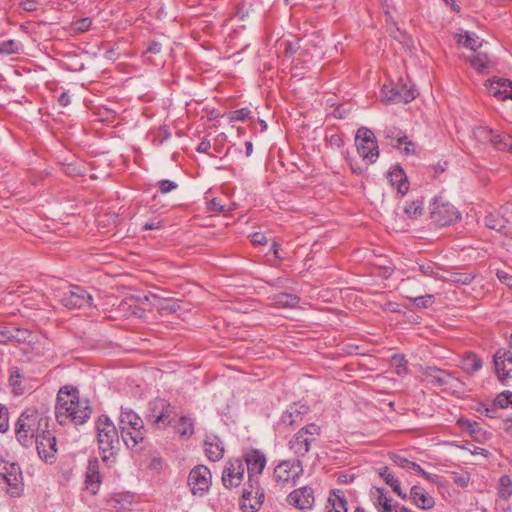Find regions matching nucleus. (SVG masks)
Listing matches in <instances>:
<instances>
[{"mask_svg":"<svg viewBox=\"0 0 512 512\" xmlns=\"http://www.w3.org/2000/svg\"><path fill=\"white\" fill-rule=\"evenodd\" d=\"M92 414L89 400L80 398L79 391L73 386L60 388L56 398L55 417L60 425L72 423L82 425Z\"/></svg>","mask_w":512,"mask_h":512,"instance_id":"1","label":"nucleus"},{"mask_svg":"<svg viewBox=\"0 0 512 512\" xmlns=\"http://www.w3.org/2000/svg\"><path fill=\"white\" fill-rule=\"evenodd\" d=\"M49 417L35 409H26L16 423V439L23 447H31L38 436L49 430Z\"/></svg>","mask_w":512,"mask_h":512,"instance_id":"2","label":"nucleus"},{"mask_svg":"<svg viewBox=\"0 0 512 512\" xmlns=\"http://www.w3.org/2000/svg\"><path fill=\"white\" fill-rule=\"evenodd\" d=\"M119 428L121 438L129 449L137 448L146 439L143 420L130 408H121Z\"/></svg>","mask_w":512,"mask_h":512,"instance_id":"3","label":"nucleus"},{"mask_svg":"<svg viewBox=\"0 0 512 512\" xmlns=\"http://www.w3.org/2000/svg\"><path fill=\"white\" fill-rule=\"evenodd\" d=\"M95 428L97 431V444L102 455V460L107 462L119 449V434L115 424L106 415L98 417Z\"/></svg>","mask_w":512,"mask_h":512,"instance_id":"4","label":"nucleus"},{"mask_svg":"<svg viewBox=\"0 0 512 512\" xmlns=\"http://www.w3.org/2000/svg\"><path fill=\"white\" fill-rule=\"evenodd\" d=\"M175 415V407L168 400L157 397L148 402L145 419L155 428H166Z\"/></svg>","mask_w":512,"mask_h":512,"instance_id":"5","label":"nucleus"},{"mask_svg":"<svg viewBox=\"0 0 512 512\" xmlns=\"http://www.w3.org/2000/svg\"><path fill=\"white\" fill-rule=\"evenodd\" d=\"M0 477L9 487L7 493L12 497H19L23 492V475L16 462H9L0 458Z\"/></svg>","mask_w":512,"mask_h":512,"instance_id":"6","label":"nucleus"},{"mask_svg":"<svg viewBox=\"0 0 512 512\" xmlns=\"http://www.w3.org/2000/svg\"><path fill=\"white\" fill-rule=\"evenodd\" d=\"M321 434V428L314 424H308L301 428L289 441V449L299 458L304 457L310 450V446Z\"/></svg>","mask_w":512,"mask_h":512,"instance_id":"7","label":"nucleus"},{"mask_svg":"<svg viewBox=\"0 0 512 512\" xmlns=\"http://www.w3.org/2000/svg\"><path fill=\"white\" fill-rule=\"evenodd\" d=\"M356 147L358 154L367 164H373L379 157L378 143L373 131L367 127H360L356 133Z\"/></svg>","mask_w":512,"mask_h":512,"instance_id":"8","label":"nucleus"},{"mask_svg":"<svg viewBox=\"0 0 512 512\" xmlns=\"http://www.w3.org/2000/svg\"><path fill=\"white\" fill-rule=\"evenodd\" d=\"M303 474V465L299 459L280 462L273 472L275 482L281 487H291Z\"/></svg>","mask_w":512,"mask_h":512,"instance_id":"9","label":"nucleus"},{"mask_svg":"<svg viewBox=\"0 0 512 512\" xmlns=\"http://www.w3.org/2000/svg\"><path fill=\"white\" fill-rule=\"evenodd\" d=\"M260 474H248V487L243 490L241 509L243 512H257L264 500L260 487Z\"/></svg>","mask_w":512,"mask_h":512,"instance_id":"10","label":"nucleus"},{"mask_svg":"<svg viewBox=\"0 0 512 512\" xmlns=\"http://www.w3.org/2000/svg\"><path fill=\"white\" fill-rule=\"evenodd\" d=\"M58 299L68 309L91 307L93 301L92 296L83 287L77 285L68 286L60 291Z\"/></svg>","mask_w":512,"mask_h":512,"instance_id":"11","label":"nucleus"},{"mask_svg":"<svg viewBox=\"0 0 512 512\" xmlns=\"http://www.w3.org/2000/svg\"><path fill=\"white\" fill-rule=\"evenodd\" d=\"M187 484L195 496H204L212 484V474L205 465H196L189 472Z\"/></svg>","mask_w":512,"mask_h":512,"instance_id":"12","label":"nucleus"},{"mask_svg":"<svg viewBox=\"0 0 512 512\" xmlns=\"http://www.w3.org/2000/svg\"><path fill=\"white\" fill-rule=\"evenodd\" d=\"M430 218L435 225L445 227L453 224L459 218V213L450 203L435 198L430 204Z\"/></svg>","mask_w":512,"mask_h":512,"instance_id":"13","label":"nucleus"},{"mask_svg":"<svg viewBox=\"0 0 512 512\" xmlns=\"http://www.w3.org/2000/svg\"><path fill=\"white\" fill-rule=\"evenodd\" d=\"M508 349H498L494 354L493 361L495 372L503 385H509L512 379V333L508 338Z\"/></svg>","mask_w":512,"mask_h":512,"instance_id":"14","label":"nucleus"},{"mask_svg":"<svg viewBox=\"0 0 512 512\" xmlns=\"http://www.w3.org/2000/svg\"><path fill=\"white\" fill-rule=\"evenodd\" d=\"M245 467L241 460H229L222 472V483L225 488L238 487L244 476Z\"/></svg>","mask_w":512,"mask_h":512,"instance_id":"15","label":"nucleus"},{"mask_svg":"<svg viewBox=\"0 0 512 512\" xmlns=\"http://www.w3.org/2000/svg\"><path fill=\"white\" fill-rule=\"evenodd\" d=\"M34 443L36 444L39 457L45 462H53L57 452V443L56 437L52 431L49 429L47 433H43V435L38 436V438L34 440Z\"/></svg>","mask_w":512,"mask_h":512,"instance_id":"16","label":"nucleus"},{"mask_svg":"<svg viewBox=\"0 0 512 512\" xmlns=\"http://www.w3.org/2000/svg\"><path fill=\"white\" fill-rule=\"evenodd\" d=\"M286 500L289 505L299 510H310L315 501L314 491L311 487L304 486L290 492Z\"/></svg>","mask_w":512,"mask_h":512,"instance_id":"17","label":"nucleus"},{"mask_svg":"<svg viewBox=\"0 0 512 512\" xmlns=\"http://www.w3.org/2000/svg\"><path fill=\"white\" fill-rule=\"evenodd\" d=\"M423 375L429 384L444 389L452 388L454 386V382L458 381L448 371L437 367H427L424 370Z\"/></svg>","mask_w":512,"mask_h":512,"instance_id":"18","label":"nucleus"},{"mask_svg":"<svg viewBox=\"0 0 512 512\" xmlns=\"http://www.w3.org/2000/svg\"><path fill=\"white\" fill-rule=\"evenodd\" d=\"M102 482V476L100 474V463L98 459L93 458L88 461L87 471L85 475V486L86 489L93 495H95Z\"/></svg>","mask_w":512,"mask_h":512,"instance_id":"19","label":"nucleus"},{"mask_svg":"<svg viewBox=\"0 0 512 512\" xmlns=\"http://www.w3.org/2000/svg\"><path fill=\"white\" fill-rule=\"evenodd\" d=\"M488 92L491 96L500 100L512 99V82L499 78L489 81Z\"/></svg>","mask_w":512,"mask_h":512,"instance_id":"20","label":"nucleus"},{"mask_svg":"<svg viewBox=\"0 0 512 512\" xmlns=\"http://www.w3.org/2000/svg\"><path fill=\"white\" fill-rule=\"evenodd\" d=\"M248 474H261L266 465V457L259 450H251L244 455Z\"/></svg>","mask_w":512,"mask_h":512,"instance_id":"21","label":"nucleus"},{"mask_svg":"<svg viewBox=\"0 0 512 512\" xmlns=\"http://www.w3.org/2000/svg\"><path fill=\"white\" fill-rule=\"evenodd\" d=\"M393 131L388 130L386 132V138L390 139V144L392 147L399 149L405 155H412L416 151V144L408 139L405 134H401L400 132L394 137Z\"/></svg>","mask_w":512,"mask_h":512,"instance_id":"22","label":"nucleus"},{"mask_svg":"<svg viewBox=\"0 0 512 512\" xmlns=\"http://www.w3.org/2000/svg\"><path fill=\"white\" fill-rule=\"evenodd\" d=\"M388 178L393 187L397 188V192L404 196L409 190V181L404 170L399 166H394L388 172Z\"/></svg>","mask_w":512,"mask_h":512,"instance_id":"23","label":"nucleus"},{"mask_svg":"<svg viewBox=\"0 0 512 512\" xmlns=\"http://www.w3.org/2000/svg\"><path fill=\"white\" fill-rule=\"evenodd\" d=\"M204 446L205 454L210 461L215 462L223 457L224 447L217 436H207L204 441Z\"/></svg>","mask_w":512,"mask_h":512,"instance_id":"24","label":"nucleus"},{"mask_svg":"<svg viewBox=\"0 0 512 512\" xmlns=\"http://www.w3.org/2000/svg\"><path fill=\"white\" fill-rule=\"evenodd\" d=\"M469 62L478 73H489L490 69L494 67V62L489 55L480 50L475 51L469 56Z\"/></svg>","mask_w":512,"mask_h":512,"instance_id":"25","label":"nucleus"},{"mask_svg":"<svg viewBox=\"0 0 512 512\" xmlns=\"http://www.w3.org/2000/svg\"><path fill=\"white\" fill-rule=\"evenodd\" d=\"M410 498L417 507L423 510L431 509L435 505L434 498L428 495L423 488L416 485L411 488Z\"/></svg>","mask_w":512,"mask_h":512,"instance_id":"26","label":"nucleus"},{"mask_svg":"<svg viewBox=\"0 0 512 512\" xmlns=\"http://www.w3.org/2000/svg\"><path fill=\"white\" fill-rule=\"evenodd\" d=\"M327 512H347V501L342 491H333L327 501Z\"/></svg>","mask_w":512,"mask_h":512,"instance_id":"27","label":"nucleus"},{"mask_svg":"<svg viewBox=\"0 0 512 512\" xmlns=\"http://www.w3.org/2000/svg\"><path fill=\"white\" fill-rule=\"evenodd\" d=\"M490 145H492L495 149L499 151H509L512 150V136L508 133L494 130L493 136L491 138Z\"/></svg>","mask_w":512,"mask_h":512,"instance_id":"28","label":"nucleus"},{"mask_svg":"<svg viewBox=\"0 0 512 512\" xmlns=\"http://www.w3.org/2000/svg\"><path fill=\"white\" fill-rule=\"evenodd\" d=\"M378 473L379 476L384 480V482L392 488L394 493H396L402 499L407 498V494L402 492L400 482L398 481V479L394 477L389 467L384 466L379 468Z\"/></svg>","mask_w":512,"mask_h":512,"instance_id":"29","label":"nucleus"},{"mask_svg":"<svg viewBox=\"0 0 512 512\" xmlns=\"http://www.w3.org/2000/svg\"><path fill=\"white\" fill-rule=\"evenodd\" d=\"M482 367L481 358L473 353L467 352L464 354L461 360V368L468 374H474L479 371Z\"/></svg>","mask_w":512,"mask_h":512,"instance_id":"30","label":"nucleus"},{"mask_svg":"<svg viewBox=\"0 0 512 512\" xmlns=\"http://www.w3.org/2000/svg\"><path fill=\"white\" fill-rule=\"evenodd\" d=\"M175 433L188 439L194 434V422L191 417L182 415L174 426Z\"/></svg>","mask_w":512,"mask_h":512,"instance_id":"31","label":"nucleus"},{"mask_svg":"<svg viewBox=\"0 0 512 512\" xmlns=\"http://www.w3.org/2000/svg\"><path fill=\"white\" fill-rule=\"evenodd\" d=\"M424 213V202L422 199L413 200L404 207V214L409 219H416Z\"/></svg>","mask_w":512,"mask_h":512,"instance_id":"32","label":"nucleus"},{"mask_svg":"<svg viewBox=\"0 0 512 512\" xmlns=\"http://www.w3.org/2000/svg\"><path fill=\"white\" fill-rule=\"evenodd\" d=\"M458 43L471 49L473 53L482 47V41H480L479 37L475 34L466 33L464 36L460 35Z\"/></svg>","mask_w":512,"mask_h":512,"instance_id":"33","label":"nucleus"},{"mask_svg":"<svg viewBox=\"0 0 512 512\" xmlns=\"http://www.w3.org/2000/svg\"><path fill=\"white\" fill-rule=\"evenodd\" d=\"M381 94L387 103H401V96H399L400 94L398 93V86L393 87L384 85L381 89Z\"/></svg>","mask_w":512,"mask_h":512,"instance_id":"34","label":"nucleus"},{"mask_svg":"<svg viewBox=\"0 0 512 512\" xmlns=\"http://www.w3.org/2000/svg\"><path fill=\"white\" fill-rule=\"evenodd\" d=\"M485 225L489 229L500 231L505 228V220L498 213H489L485 217Z\"/></svg>","mask_w":512,"mask_h":512,"instance_id":"35","label":"nucleus"},{"mask_svg":"<svg viewBox=\"0 0 512 512\" xmlns=\"http://www.w3.org/2000/svg\"><path fill=\"white\" fill-rule=\"evenodd\" d=\"M276 303L282 307H295L299 303L300 299L295 294L290 293H280L275 298Z\"/></svg>","mask_w":512,"mask_h":512,"instance_id":"36","label":"nucleus"},{"mask_svg":"<svg viewBox=\"0 0 512 512\" xmlns=\"http://www.w3.org/2000/svg\"><path fill=\"white\" fill-rule=\"evenodd\" d=\"M9 384L12 387L14 394L19 395L23 393V387L21 385V375L17 367H13L10 369Z\"/></svg>","mask_w":512,"mask_h":512,"instance_id":"37","label":"nucleus"},{"mask_svg":"<svg viewBox=\"0 0 512 512\" xmlns=\"http://www.w3.org/2000/svg\"><path fill=\"white\" fill-rule=\"evenodd\" d=\"M377 492V501L376 505L380 506L382 509L380 512H394V508H392L391 500L387 498L386 491L383 488H376Z\"/></svg>","mask_w":512,"mask_h":512,"instance_id":"38","label":"nucleus"},{"mask_svg":"<svg viewBox=\"0 0 512 512\" xmlns=\"http://www.w3.org/2000/svg\"><path fill=\"white\" fill-rule=\"evenodd\" d=\"M493 131V129L488 127L479 126L473 130V135L478 142L483 144H490Z\"/></svg>","mask_w":512,"mask_h":512,"instance_id":"39","label":"nucleus"},{"mask_svg":"<svg viewBox=\"0 0 512 512\" xmlns=\"http://www.w3.org/2000/svg\"><path fill=\"white\" fill-rule=\"evenodd\" d=\"M391 459L398 467L411 469L418 473L419 471H421L422 467L419 464L412 462L405 457H402L397 454H392Z\"/></svg>","mask_w":512,"mask_h":512,"instance_id":"40","label":"nucleus"},{"mask_svg":"<svg viewBox=\"0 0 512 512\" xmlns=\"http://www.w3.org/2000/svg\"><path fill=\"white\" fill-rule=\"evenodd\" d=\"M398 93L400 94L399 96H401V103L405 104L414 100L418 95V92L414 86L408 87L406 84L398 86Z\"/></svg>","mask_w":512,"mask_h":512,"instance_id":"41","label":"nucleus"},{"mask_svg":"<svg viewBox=\"0 0 512 512\" xmlns=\"http://www.w3.org/2000/svg\"><path fill=\"white\" fill-rule=\"evenodd\" d=\"M416 308H428L434 302V296L432 294L421 295L417 297L406 296Z\"/></svg>","mask_w":512,"mask_h":512,"instance_id":"42","label":"nucleus"},{"mask_svg":"<svg viewBox=\"0 0 512 512\" xmlns=\"http://www.w3.org/2000/svg\"><path fill=\"white\" fill-rule=\"evenodd\" d=\"M440 268L431 261L424 262L422 264H418V271L426 277H434L437 278Z\"/></svg>","mask_w":512,"mask_h":512,"instance_id":"43","label":"nucleus"},{"mask_svg":"<svg viewBox=\"0 0 512 512\" xmlns=\"http://www.w3.org/2000/svg\"><path fill=\"white\" fill-rule=\"evenodd\" d=\"M20 43L15 40H7L0 43V54L19 53Z\"/></svg>","mask_w":512,"mask_h":512,"instance_id":"44","label":"nucleus"},{"mask_svg":"<svg viewBox=\"0 0 512 512\" xmlns=\"http://www.w3.org/2000/svg\"><path fill=\"white\" fill-rule=\"evenodd\" d=\"M500 485H501V488L499 490L500 497L505 498V499L509 498L512 495V484H511V480L509 479V477L502 476L500 478Z\"/></svg>","mask_w":512,"mask_h":512,"instance_id":"45","label":"nucleus"},{"mask_svg":"<svg viewBox=\"0 0 512 512\" xmlns=\"http://www.w3.org/2000/svg\"><path fill=\"white\" fill-rule=\"evenodd\" d=\"M477 412L484 414L486 417L489 418H498V409L496 406L492 403L490 405H486L481 403L479 407L477 408Z\"/></svg>","mask_w":512,"mask_h":512,"instance_id":"46","label":"nucleus"},{"mask_svg":"<svg viewBox=\"0 0 512 512\" xmlns=\"http://www.w3.org/2000/svg\"><path fill=\"white\" fill-rule=\"evenodd\" d=\"M91 24L90 18H81L72 23V28L77 32H86L90 29Z\"/></svg>","mask_w":512,"mask_h":512,"instance_id":"47","label":"nucleus"},{"mask_svg":"<svg viewBox=\"0 0 512 512\" xmlns=\"http://www.w3.org/2000/svg\"><path fill=\"white\" fill-rule=\"evenodd\" d=\"M8 409L0 404V432L5 433L9 429Z\"/></svg>","mask_w":512,"mask_h":512,"instance_id":"48","label":"nucleus"},{"mask_svg":"<svg viewBox=\"0 0 512 512\" xmlns=\"http://www.w3.org/2000/svg\"><path fill=\"white\" fill-rule=\"evenodd\" d=\"M13 340L20 342L21 338L13 335L12 332L7 328L0 326V343L5 344Z\"/></svg>","mask_w":512,"mask_h":512,"instance_id":"49","label":"nucleus"},{"mask_svg":"<svg viewBox=\"0 0 512 512\" xmlns=\"http://www.w3.org/2000/svg\"><path fill=\"white\" fill-rule=\"evenodd\" d=\"M250 110L248 108H241L235 111H232L229 114V119L231 121H243L250 115Z\"/></svg>","mask_w":512,"mask_h":512,"instance_id":"50","label":"nucleus"},{"mask_svg":"<svg viewBox=\"0 0 512 512\" xmlns=\"http://www.w3.org/2000/svg\"><path fill=\"white\" fill-rule=\"evenodd\" d=\"M158 187L162 194H166L176 189L178 185L176 182L172 180L163 179L158 182Z\"/></svg>","mask_w":512,"mask_h":512,"instance_id":"51","label":"nucleus"},{"mask_svg":"<svg viewBox=\"0 0 512 512\" xmlns=\"http://www.w3.org/2000/svg\"><path fill=\"white\" fill-rule=\"evenodd\" d=\"M299 416L300 412L297 409L293 410V408H291V410H288L283 414L282 421L283 423L292 426L296 421L295 417Z\"/></svg>","mask_w":512,"mask_h":512,"instance_id":"52","label":"nucleus"},{"mask_svg":"<svg viewBox=\"0 0 512 512\" xmlns=\"http://www.w3.org/2000/svg\"><path fill=\"white\" fill-rule=\"evenodd\" d=\"M459 424L463 429L469 431L470 433H476L480 430L479 424L475 421L460 419Z\"/></svg>","mask_w":512,"mask_h":512,"instance_id":"53","label":"nucleus"},{"mask_svg":"<svg viewBox=\"0 0 512 512\" xmlns=\"http://www.w3.org/2000/svg\"><path fill=\"white\" fill-rule=\"evenodd\" d=\"M470 481V476L467 473L453 475V482L460 487H466Z\"/></svg>","mask_w":512,"mask_h":512,"instance_id":"54","label":"nucleus"},{"mask_svg":"<svg viewBox=\"0 0 512 512\" xmlns=\"http://www.w3.org/2000/svg\"><path fill=\"white\" fill-rule=\"evenodd\" d=\"M250 240L252 244L254 245H266L268 240L264 233L262 232H255L250 235Z\"/></svg>","mask_w":512,"mask_h":512,"instance_id":"55","label":"nucleus"},{"mask_svg":"<svg viewBox=\"0 0 512 512\" xmlns=\"http://www.w3.org/2000/svg\"><path fill=\"white\" fill-rule=\"evenodd\" d=\"M505 396H506L505 391H503L495 397V399L492 403L496 406L497 409H499V408L504 409L509 406L508 400L506 399Z\"/></svg>","mask_w":512,"mask_h":512,"instance_id":"56","label":"nucleus"},{"mask_svg":"<svg viewBox=\"0 0 512 512\" xmlns=\"http://www.w3.org/2000/svg\"><path fill=\"white\" fill-rule=\"evenodd\" d=\"M496 275L501 283L507 285L509 288H512V275L502 270H498Z\"/></svg>","mask_w":512,"mask_h":512,"instance_id":"57","label":"nucleus"},{"mask_svg":"<svg viewBox=\"0 0 512 512\" xmlns=\"http://www.w3.org/2000/svg\"><path fill=\"white\" fill-rule=\"evenodd\" d=\"M473 277L470 274H454L452 275V281L455 283H461V284H469L472 281Z\"/></svg>","mask_w":512,"mask_h":512,"instance_id":"58","label":"nucleus"},{"mask_svg":"<svg viewBox=\"0 0 512 512\" xmlns=\"http://www.w3.org/2000/svg\"><path fill=\"white\" fill-rule=\"evenodd\" d=\"M20 7L25 11H35L37 9V2L35 0H21Z\"/></svg>","mask_w":512,"mask_h":512,"instance_id":"59","label":"nucleus"},{"mask_svg":"<svg viewBox=\"0 0 512 512\" xmlns=\"http://www.w3.org/2000/svg\"><path fill=\"white\" fill-rule=\"evenodd\" d=\"M161 49H162V45L161 43L157 42V41H152L149 46L147 47V50L146 52L148 53H152V54H157V53H160L161 52Z\"/></svg>","mask_w":512,"mask_h":512,"instance_id":"60","label":"nucleus"},{"mask_svg":"<svg viewBox=\"0 0 512 512\" xmlns=\"http://www.w3.org/2000/svg\"><path fill=\"white\" fill-rule=\"evenodd\" d=\"M58 103L62 107H66L71 103L70 95L67 92L61 93V95L58 97Z\"/></svg>","mask_w":512,"mask_h":512,"instance_id":"61","label":"nucleus"},{"mask_svg":"<svg viewBox=\"0 0 512 512\" xmlns=\"http://www.w3.org/2000/svg\"><path fill=\"white\" fill-rule=\"evenodd\" d=\"M282 45H285V53L287 55H292L296 53L298 50V46L296 44L290 43V42H283Z\"/></svg>","mask_w":512,"mask_h":512,"instance_id":"62","label":"nucleus"},{"mask_svg":"<svg viewBox=\"0 0 512 512\" xmlns=\"http://www.w3.org/2000/svg\"><path fill=\"white\" fill-rule=\"evenodd\" d=\"M210 148H211L210 142L208 140H202L199 143L196 150L200 153H207Z\"/></svg>","mask_w":512,"mask_h":512,"instance_id":"63","label":"nucleus"},{"mask_svg":"<svg viewBox=\"0 0 512 512\" xmlns=\"http://www.w3.org/2000/svg\"><path fill=\"white\" fill-rule=\"evenodd\" d=\"M503 429L507 434L512 436V416L503 421Z\"/></svg>","mask_w":512,"mask_h":512,"instance_id":"64","label":"nucleus"}]
</instances>
